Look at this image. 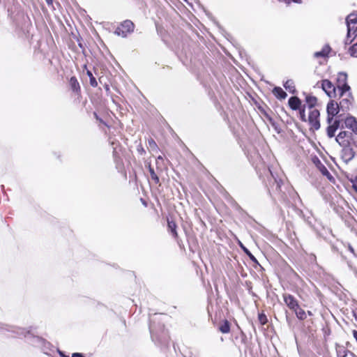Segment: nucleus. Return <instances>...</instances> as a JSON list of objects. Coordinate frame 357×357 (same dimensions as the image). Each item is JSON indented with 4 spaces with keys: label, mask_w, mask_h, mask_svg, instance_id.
<instances>
[{
    "label": "nucleus",
    "mask_w": 357,
    "mask_h": 357,
    "mask_svg": "<svg viewBox=\"0 0 357 357\" xmlns=\"http://www.w3.org/2000/svg\"><path fill=\"white\" fill-rule=\"evenodd\" d=\"M11 328H12V330H10L9 328H6V330L15 332V331L14 330L15 328H13V327H11ZM17 330L18 331H16V333L18 335H24L27 338L30 344H31L32 345H33L34 347H42L46 343V342L45 341L44 339H43L38 336L32 335L29 333V332L25 333L24 329L17 328Z\"/></svg>",
    "instance_id": "f257e3e1"
},
{
    "label": "nucleus",
    "mask_w": 357,
    "mask_h": 357,
    "mask_svg": "<svg viewBox=\"0 0 357 357\" xmlns=\"http://www.w3.org/2000/svg\"><path fill=\"white\" fill-rule=\"evenodd\" d=\"M340 97L341 98V100L340 101V107L341 110L343 112H346L350 109V107L352 105L354 101L353 96L350 91H347L343 92V91L338 92Z\"/></svg>",
    "instance_id": "f03ea898"
},
{
    "label": "nucleus",
    "mask_w": 357,
    "mask_h": 357,
    "mask_svg": "<svg viewBox=\"0 0 357 357\" xmlns=\"http://www.w3.org/2000/svg\"><path fill=\"white\" fill-rule=\"evenodd\" d=\"M135 25L130 20H125L121 23V26L115 30V34L123 38L127 37L129 33L133 32Z\"/></svg>",
    "instance_id": "7ed1b4c3"
},
{
    "label": "nucleus",
    "mask_w": 357,
    "mask_h": 357,
    "mask_svg": "<svg viewBox=\"0 0 357 357\" xmlns=\"http://www.w3.org/2000/svg\"><path fill=\"white\" fill-rule=\"evenodd\" d=\"M340 105L337 102H335L333 100H331L328 105H327V114H328V118H327V122L328 123H331L333 121V117L336 116L339 111H340Z\"/></svg>",
    "instance_id": "20e7f679"
},
{
    "label": "nucleus",
    "mask_w": 357,
    "mask_h": 357,
    "mask_svg": "<svg viewBox=\"0 0 357 357\" xmlns=\"http://www.w3.org/2000/svg\"><path fill=\"white\" fill-rule=\"evenodd\" d=\"M337 82V88L338 92L342 91H343V92L350 91V86L347 84V74L346 73L340 72L338 73Z\"/></svg>",
    "instance_id": "39448f33"
},
{
    "label": "nucleus",
    "mask_w": 357,
    "mask_h": 357,
    "mask_svg": "<svg viewBox=\"0 0 357 357\" xmlns=\"http://www.w3.org/2000/svg\"><path fill=\"white\" fill-rule=\"evenodd\" d=\"M319 115V111L317 109H312L309 112L308 121L314 130H319L320 128Z\"/></svg>",
    "instance_id": "423d86ee"
},
{
    "label": "nucleus",
    "mask_w": 357,
    "mask_h": 357,
    "mask_svg": "<svg viewBox=\"0 0 357 357\" xmlns=\"http://www.w3.org/2000/svg\"><path fill=\"white\" fill-rule=\"evenodd\" d=\"M346 22L349 36H351V32L355 34L357 31V14L351 13L349 15L346 19Z\"/></svg>",
    "instance_id": "0eeeda50"
},
{
    "label": "nucleus",
    "mask_w": 357,
    "mask_h": 357,
    "mask_svg": "<svg viewBox=\"0 0 357 357\" xmlns=\"http://www.w3.org/2000/svg\"><path fill=\"white\" fill-rule=\"evenodd\" d=\"M321 88L330 98L336 96L337 88H335L332 82L328 79L322 80Z\"/></svg>",
    "instance_id": "6e6552de"
},
{
    "label": "nucleus",
    "mask_w": 357,
    "mask_h": 357,
    "mask_svg": "<svg viewBox=\"0 0 357 357\" xmlns=\"http://www.w3.org/2000/svg\"><path fill=\"white\" fill-rule=\"evenodd\" d=\"M352 136V133L348 131H341L335 138L336 142L341 146L349 145L348 139Z\"/></svg>",
    "instance_id": "1a4fd4ad"
},
{
    "label": "nucleus",
    "mask_w": 357,
    "mask_h": 357,
    "mask_svg": "<svg viewBox=\"0 0 357 357\" xmlns=\"http://www.w3.org/2000/svg\"><path fill=\"white\" fill-rule=\"evenodd\" d=\"M283 298L285 304L289 307V309L294 310L298 308V301L292 295L284 294Z\"/></svg>",
    "instance_id": "9d476101"
},
{
    "label": "nucleus",
    "mask_w": 357,
    "mask_h": 357,
    "mask_svg": "<svg viewBox=\"0 0 357 357\" xmlns=\"http://www.w3.org/2000/svg\"><path fill=\"white\" fill-rule=\"evenodd\" d=\"M329 124L327 128V135L329 138H332L335 136V133L339 128H343V126H340V121L337 119L334 120L333 123Z\"/></svg>",
    "instance_id": "9b49d317"
},
{
    "label": "nucleus",
    "mask_w": 357,
    "mask_h": 357,
    "mask_svg": "<svg viewBox=\"0 0 357 357\" xmlns=\"http://www.w3.org/2000/svg\"><path fill=\"white\" fill-rule=\"evenodd\" d=\"M344 123L346 128L351 129L357 135V119L355 117L352 116L347 117L344 120Z\"/></svg>",
    "instance_id": "f8f14e48"
},
{
    "label": "nucleus",
    "mask_w": 357,
    "mask_h": 357,
    "mask_svg": "<svg viewBox=\"0 0 357 357\" xmlns=\"http://www.w3.org/2000/svg\"><path fill=\"white\" fill-rule=\"evenodd\" d=\"M343 147V156L346 158L347 160H352L354 158L356 151H354L353 148H351L348 145H346Z\"/></svg>",
    "instance_id": "ddd939ff"
},
{
    "label": "nucleus",
    "mask_w": 357,
    "mask_h": 357,
    "mask_svg": "<svg viewBox=\"0 0 357 357\" xmlns=\"http://www.w3.org/2000/svg\"><path fill=\"white\" fill-rule=\"evenodd\" d=\"M288 103L291 109L293 110H297L300 108L301 101L298 97L293 96L289 99Z\"/></svg>",
    "instance_id": "4468645a"
},
{
    "label": "nucleus",
    "mask_w": 357,
    "mask_h": 357,
    "mask_svg": "<svg viewBox=\"0 0 357 357\" xmlns=\"http://www.w3.org/2000/svg\"><path fill=\"white\" fill-rule=\"evenodd\" d=\"M273 93L277 98L280 100L285 99L287 96L286 92L281 87L279 86H275L273 89Z\"/></svg>",
    "instance_id": "2eb2a0df"
},
{
    "label": "nucleus",
    "mask_w": 357,
    "mask_h": 357,
    "mask_svg": "<svg viewBox=\"0 0 357 357\" xmlns=\"http://www.w3.org/2000/svg\"><path fill=\"white\" fill-rule=\"evenodd\" d=\"M331 51V47L328 45H326L323 47L322 50L319 52H316L314 54V56L316 58L318 57H326L328 56V53Z\"/></svg>",
    "instance_id": "dca6fc26"
},
{
    "label": "nucleus",
    "mask_w": 357,
    "mask_h": 357,
    "mask_svg": "<svg viewBox=\"0 0 357 357\" xmlns=\"http://www.w3.org/2000/svg\"><path fill=\"white\" fill-rule=\"evenodd\" d=\"M167 226L169 231L172 233L174 238H177L178 234L176 231V224L173 220H167Z\"/></svg>",
    "instance_id": "f3484780"
},
{
    "label": "nucleus",
    "mask_w": 357,
    "mask_h": 357,
    "mask_svg": "<svg viewBox=\"0 0 357 357\" xmlns=\"http://www.w3.org/2000/svg\"><path fill=\"white\" fill-rule=\"evenodd\" d=\"M284 87L285 89L288 90L291 93L294 94L296 93V88L294 85V82L292 79H288L284 84Z\"/></svg>",
    "instance_id": "a211bd4d"
},
{
    "label": "nucleus",
    "mask_w": 357,
    "mask_h": 357,
    "mask_svg": "<svg viewBox=\"0 0 357 357\" xmlns=\"http://www.w3.org/2000/svg\"><path fill=\"white\" fill-rule=\"evenodd\" d=\"M305 101L308 105L309 109L312 110V109H314V107L317 103V99L314 96H307L305 98Z\"/></svg>",
    "instance_id": "6ab92c4d"
},
{
    "label": "nucleus",
    "mask_w": 357,
    "mask_h": 357,
    "mask_svg": "<svg viewBox=\"0 0 357 357\" xmlns=\"http://www.w3.org/2000/svg\"><path fill=\"white\" fill-rule=\"evenodd\" d=\"M70 84L73 91L77 92L80 89L79 84L75 77H72L70 79Z\"/></svg>",
    "instance_id": "aec40b11"
},
{
    "label": "nucleus",
    "mask_w": 357,
    "mask_h": 357,
    "mask_svg": "<svg viewBox=\"0 0 357 357\" xmlns=\"http://www.w3.org/2000/svg\"><path fill=\"white\" fill-rule=\"evenodd\" d=\"M241 247L242 248L243 250L245 252V253L249 257L250 260L256 264L258 266H260L258 261L255 258V257L249 251L248 248H246L243 244H241Z\"/></svg>",
    "instance_id": "412c9836"
},
{
    "label": "nucleus",
    "mask_w": 357,
    "mask_h": 357,
    "mask_svg": "<svg viewBox=\"0 0 357 357\" xmlns=\"http://www.w3.org/2000/svg\"><path fill=\"white\" fill-rule=\"evenodd\" d=\"M222 333H228L230 331V325L228 321L225 320L219 327Z\"/></svg>",
    "instance_id": "4be33fe9"
},
{
    "label": "nucleus",
    "mask_w": 357,
    "mask_h": 357,
    "mask_svg": "<svg viewBox=\"0 0 357 357\" xmlns=\"http://www.w3.org/2000/svg\"><path fill=\"white\" fill-rule=\"evenodd\" d=\"M296 313V315L298 319L301 320H304L306 318V313L305 312L301 309L299 306L298 308L294 310Z\"/></svg>",
    "instance_id": "5701e85b"
},
{
    "label": "nucleus",
    "mask_w": 357,
    "mask_h": 357,
    "mask_svg": "<svg viewBox=\"0 0 357 357\" xmlns=\"http://www.w3.org/2000/svg\"><path fill=\"white\" fill-rule=\"evenodd\" d=\"M319 170L320 172H321V174L324 175V176H326L330 181H331L332 179H333V176L331 174V173L329 172V171L327 169V168L324 165H321L320 167H319Z\"/></svg>",
    "instance_id": "b1692460"
},
{
    "label": "nucleus",
    "mask_w": 357,
    "mask_h": 357,
    "mask_svg": "<svg viewBox=\"0 0 357 357\" xmlns=\"http://www.w3.org/2000/svg\"><path fill=\"white\" fill-rule=\"evenodd\" d=\"M149 170L151 174V179L154 181L155 184L159 183V177L158 176L157 174L155 172L154 169L151 167L150 165H149Z\"/></svg>",
    "instance_id": "393cba45"
},
{
    "label": "nucleus",
    "mask_w": 357,
    "mask_h": 357,
    "mask_svg": "<svg viewBox=\"0 0 357 357\" xmlns=\"http://www.w3.org/2000/svg\"><path fill=\"white\" fill-rule=\"evenodd\" d=\"M86 75L89 77L91 86L93 87H96L98 86V82H97L96 78L93 77L92 73L90 70H87Z\"/></svg>",
    "instance_id": "a878e982"
},
{
    "label": "nucleus",
    "mask_w": 357,
    "mask_h": 357,
    "mask_svg": "<svg viewBox=\"0 0 357 357\" xmlns=\"http://www.w3.org/2000/svg\"><path fill=\"white\" fill-rule=\"evenodd\" d=\"M153 321V319H151V320H150L151 323H150V325H149V329H150V332H151V338L153 339V340H155V339H158V336H157V334L155 333V327L152 324Z\"/></svg>",
    "instance_id": "bb28decb"
},
{
    "label": "nucleus",
    "mask_w": 357,
    "mask_h": 357,
    "mask_svg": "<svg viewBox=\"0 0 357 357\" xmlns=\"http://www.w3.org/2000/svg\"><path fill=\"white\" fill-rule=\"evenodd\" d=\"M356 35L357 34H356V33L354 34L353 32H351V36H349V32L347 31V38H346L345 42H344L345 44L346 45L350 44L353 41L354 38L356 37Z\"/></svg>",
    "instance_id": "cd10ccee"
},
{
    "label": "nucleus",
    "mask_w": 357,
    "mask_h": 357,
    "mask_svg": "<svg viewBox=\"0 0 357 357\" xmlns=\"http://www.w3.org/2000/svg\"><path fill=\"white\" fill-rule=\"evenodd\" d=\"M349 52L351 56L357 57V43L350 47Z\"/></svg>",
    "instance_id": "c85d7f7f"
},
{
    "label": "nucleus",
    "mask_w": 357,
    "mask_h": 357,
    "mask_svg": "<svg viewBox=\"0 0 357 357\" xmlns=\"http://www.w3.org/2000/svg\"><path fill=\"white\" fill-rule=\"evenodd\" d=\"M259 321L261 323V324L264 325L267 322V317L264 314H259L258 317Z\"/></svg>",
    "instance_id": "c756f323"
},
{
    "label": "nucleus",
    "mask_w": 357,
    "mask_h": 357,
    "mask_svg": "<svg viewBox=\"0 0 357 357\" xmlns=\"http://www.w3.org/2000/svg\"><path fill=\"white\" fill-rule=\"evenodd\" d=\"M300 116L301 119L303 121H306L305 115V110L302 109L300 111Z\"/></svg>",
    "instance_id": "7c9ffc66"
},
{
    "label": "nucleus",
    "mask_w": 357,
    "mask_h": 357,
    "mask_svg": "<svg viewBox=\"0 0 357 357\" xmlns=\"http://www.w3.org/2000/svg\"><path fill=\"white\" fill-rule=\"evenodd\" d=\"M149 144L150 146H151V147H155V146H156V144H155V142H154V140H153V139H152L149 140Z\"/></svg>",
    "instance_id": "2f4dec72"
},
{
    "label": "nucleus",
    "mask_w": 357,
    "mask_h": 357,
    "mask_svg": "<svg viewBox=\"0 0 357 357\" xmlns=\"http://www.w3.org/2000/svg\"><path fill=\"white\" fill-rule=\"evenodd\" d=\"M72 357H84V356L81 353H73Z\"/></svg>",
    "instance_id": "473e14b6"
},
{
    "label": "nucleus",
    "mask_w": 357,
    "mask_h": 357,
    "mask_svg": "<svg viewBox=\"0 0 357 357\" xmlns=\"http://www.w3.org/2000/svg\"><path fill=\"white\" fill-rule=\"evenodd\" d=\"M291 1H293L296 3H301V2H302L301 0H287L286 3L289 4L291 3Z\"/></svg>",
    "instance_id": "72a5a7b5"
},
{
    "label": "nucleus",
    "mask_w": 357,
    "mask_h": 357,
    "mask_svg": "<svg viewBox=\"0 0 357 357\" xmlns=\"http://www.w3.org/2000/svg\"><path fill=\"white\" fill-rule=\"evenodd\" d=\"M348 249L354 255H356L354 249L353 248V247L351 245H349Z\"/></svg>",
    "instance_id": "f704fd0d"
},
{
    "label": "nucleus",
    "mask_w": 357,
    "mask_h": 357,
    "mask_svg": "<svg viewBox=\"0 0 357 357\" xmlns=\"http://www.w3.org/2000/svg\"><path fill=\"white\" fill-rule=\"evenodd\" d=\"M59 353L61 357H69L68 356L65 355L63 351H59Z\"/></svg>",
    "instance_id": "c9c22d12"
},
{
    "label": "nucleus",
    "mask_w": 357,
    "mask_h": 357,
    "mask_svg": "<svg viewBox=\"0 0 357 357\" xmlns=\"http://www.w3.org/2000/svg\"><path fill=\"white\" fill-rule=\"evenodd\" d=\"M353 335L355 340L357 341V331H353Z\"/></svg>",
    "instance_id": "e433bc0d"
},
{
    "label": "nucleus",
    "mask_w": 357,
    "mask_h": 357,
    "mask_svg": "<svg viewBox=\"0 0 357 357\" xmlns=\"http://www.w3.org/2000/svg\"><path fill=\"white\" fill-rule=\"evenodd\" d=\"M45 1H46L48 5H52V0H45Z\"/></svg>",
    "instance_id": "4c0bfd02"
},
{
    "label": "nucleus",
    "mask_w": 357,
    "mask_h": 357,
    "mask_svg": "<svg viewBox=\"0 0 357 357\" xmlns=\"http://www.w3.org/2000/svg\"><path fill=\"white\" fill-rule=\"evenodd\" d=\"M94 115H95V116H96V119H98V120H99L100 121L102 122V121L101 119H99V118H98V115H97V114H96V113H95V114H94Z\"/></svg>",
    "instance_id": "58836bf2"
},
{
    "label": "nucleus",
    "mask_w": 357,
    "mask_h": 357,
    "mask_svg": "<svg viewBox=\"0 0 357 357\" xmlns=\"http://www.w3.org/2000/svg\"><path fill=\"white\" fill-rule=\"evenodd\" d=\"M162 158L161 156H159V157L158 158V160H162Z\"/></svg>",
    "instance_id": "ea45409f"
},
{
    "label": "nucleus",
    "mask_w": 357,
    "mask_h": 357,
    "mask_svg": "<svg viewBox=\"0 0 357 357\" xmlns=\"http://www.w3.org/2000/svg\"><path fill=\"white\" fill-rule=\"evenodd\" d=\"M308 314H309L310 315H311V314H312L311 312H310V311H308Z\"/></svg>",
    "instance_id": "a19ab883"
},
{
    "label": "nucleus",
    "mask_w": 357,
    "mask_h": 357,
    "mask_svg": "<svg viewBox=\"0 0 357 357\" xmlns=\"http://www.w3.org/2000/svg\"><path fill=\"white\" fill-rule=\"evenodd\" d=\"M354 187H355V188H356V190H357V186H356V185H354Z\"/></svg>",
    "instance_id": "79ce46f5"
}]
</instances>
